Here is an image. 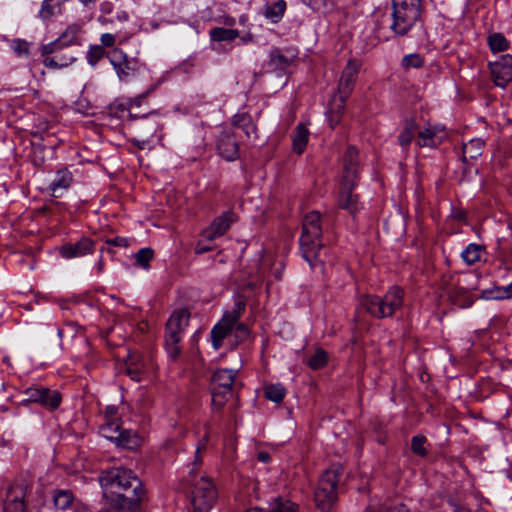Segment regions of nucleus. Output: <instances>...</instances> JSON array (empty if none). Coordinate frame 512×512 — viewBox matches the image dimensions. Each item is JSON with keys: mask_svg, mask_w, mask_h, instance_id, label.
<instances>
[{"mask_svg": "<svg viewBox=\"0 0 512 512\" xmlns=\"http://www.w3.org/2000/svg\"><path fill=\"white\" fill-rule=\"evenodd\" d=\"M54 504L59 509L67 508L73 501V495L71 491L59 490L54 494Z\"/></svg>", "mask_w": 512, "mask_h": 512, "instance_id": "obj_32", "label": "nucleus"}, {"mask_svg": "<svg viewBox=\"0 0 512 512\" xmlns=\"http://www.w3.org/2000/svg\"><path fill=\"white\" fill-rule=\"evenodd\" d=\"M327 362V354L324 350L318 349L314 355L308 360V365L310 368L317 370L326 365Z\"/></svg>", "mask_w": 512, "mask_h": 512, "instance_id": "obj_38", "label": "nucleus"}, {"mask_svg": "<svg viewBox=\"0 0 512 512\" xmlns=\"http://www.w3.org/2000/svg\"><path fill=\"white\" fill-rule=\"evenodd\" d=\"M379 512H408V509L403 504H399L393 508H385L380 510Z\"/></svg>", "mask_w": 512, "mask_h": 512, "instance_id": "obj_57", "label": "nucleus"}, {"mask_svg": "<svg viewBox=\"0 0 512 512\" xmlns=\"http://www.w3.org/2000/svg\"><path fill=\"white\" fill-rule=\"evenodd\" d=\"M489 46L492 51H504L508 48V42L505 37L499 33H494L488 38Z\"/></svg>", "mask_w": 512, "mask_h": 512, "instance_id": "obj_37", "label": "nucleus"}, {"mask_svg": "<svg viewBox=\"0 0 512 512\" xmlns=\"http://www.w3.org/2000/svg\"><path fill=\"white\" fill-rule=\"evenodd\" d=\"M236 373V371L229 369H219L213 374L212 405L217 409H220L225 404L227 395L231 394Z\"/></svg>", "mask_w": 512, "mask_h": 512, "instance_id": "obj_8", "label": "nucleus"}, {"mask_svg": "<svg viewBox=\"0 0 512 512\" xmlns=\"http://www.w3.org/2000/svg\"><path fill=\"white\" fill-rule=\"evenodd\" d=\"M341 472V466L333 465L320 477L315 491V502L322 512H328L337 500L336 487Z\"/></svg>", "mask_w": 512, "mask_h": 512, "instance_id": "obj_6", "label": "nucleus"}, {"mask_svg": "<svg viewBox=\"0 0 512 512\" xmlns=\"http://www.w3.org/2000/svg\"><path fill=\"white\" fill-rule=\"evenodd\" d=\"M101 43L105 47H112L115 43V36L110 33L102 34Z\"/></svg>", "mask_w": 512, "mask_h": 512, "instance_id": "obj_54", "label": "nucleus"}, {"mask_svg": "<svg viewBox=\"0 0 512 512\" xmlns=\"http://www.w3.org/2000/svg\"><path fill=\"white\" fill-rule=\"evenodd\" d=\"M474 287L469 286L465 280L458 281L452 287L447 288L449 299L459 307H468L473 303L472 290Z\"/></svg>", "mask_w": 512, "mask_h": 512, "instance_id": "obj_13", "label": "nucleus"}, {"mask_svg": "<svg viewBox=\"0 0 512 512\" xmlns=\"http://www.w3.org/2000/svg\"><path fill=\"white\" fill-rule=\"evenodd\" d=\"M495 84L504 88L512 81V56L505 54L499 60L489 64Z\"/></svg>", "mask_w": 512, "mask_h": 512, "instance_id": "obj_11", "label": "nucleus"}, {"mask_svg": "<svg viewBox=\"0 0 512 512\" xmlns=\"http://www.w3.org/2000/svg\"><path fill=\"white\" fill-rule=\"evenodd\" d=\"M426 442V438L424 436H414L411 441V450L413 453L423 457L426 455V449L424 444Z\"/></svg>", "mask_w": 512, "mask_h": 512, "instance_id": "obj_44", "label": "nucleus"}, {"mask_svg": "<svg viewBox=\"0 0 512 512\" xmlns=\"http://www.w3.org/2000/svg\"><path fill=\"white\" fill-rule=\"evenodd\" d=\"M420 0H393L391 30L396 36H406L420 20Z\"/></svg>", "mask_w": 512, "mask_h": 512, "instance_id": "obj_2", "label": "nucleus"}, {"mask_svg": "<svg viewBox=\"0 0 512 512\" xmlns=\"http://www.w3.org/2000/svg\"><path fill=\"white\" fill-rule=\"evenodd\" d=\"M61 49H62V43L59 40H57L53 43L44 45L41 48V54L44 57H47L50 54L56 55L58 52H60Z\"/></svg>", "mask_w": 512, "mask_h": 512, "instance_id": "obj_49", "label": "nucleus"}, {"mask_svg": "<svg viewBox=\"0 0 512 512\" xmlns=\"http://www.w3.org/2000/svg\"><path fill=\"white\" fill-rule=\"evenodd\" d=\"M245 306H246V304H245L244 300H242V299L237 300V302L235 304V308L232 311L227 312L224 315L221 322L223 324H226L228 327L232 328L233 325H235L237 323L238 319L244 312Z\"/></svg>", "mask_w": 512, "mask_h": 512, "instance_id": "obj_25", "label": "nucleus"}, {"mask_svg": "<svg viewBox=\"0 0 512 512\" xmlns=\"http://www.w3.org/2000/svg\"><path fill=\"white\" fill-rule=\"evenodd\" d=\"M267 399L279 403L285 396V388L280 384L269 385L265 388Z\"/></svg>", "mask_w": 512, "mask_h": 512, "instance_id": "obj_33", "label": "nucleus"}, {"mask_svg": "<svg viewBox=\"0 0 512 512\" xmlns=\"http://www.w3.org/2000/svg\"><path fill=\"white\" fill-rule=\"evenodd\" d=\"M232 328L228 327L222 322L218 323L211 331V338L213 347L217 350L222 344V340L231 331Z\"/></svg>", "mask_w": 512, "mask_h": 512, "instance_id": "obj_29", "label": "nucleus"}, {"mask_svg": "<svg viewBox=\"0 0 512 512\" xmlns=\"http://www.w3.org/2000/svg\"><path fill=\"white\" fill-rule=\"evenodd\" d=\"M120 429V425L116 422H108L106 425L101 427V433L102 435L111 440H120L123 443V438L121 439V435L118 434V431Z\"/></svg>", "mask_w": 512, "mask_h": 512, "instance_id": "obj_34", "label": "nucleus"}, {"mask_svg": "<svg viewBox=\"0 0 512 512\" xmlns=\"http://www.w3.org/2000/svg\"><path fill=\"white\" fill-rule=\"evenodd\" d=\"M142 358L137 353L130 354L129 358L126 362L127 365V373L131 376L132 379L138 380L139 374L142 371L143 364H141Z\"/></svg>", "mask_w": 512, "mask_h": 512, "instance_id": "obj_27", "label": "nucleus"}, {"mask_svg": "<svg viewBox=\"0 0 512 512\" xmlns=\"http://www.w3.org/2000/svg\"><path fill=\"white\" fill-rule=\"evenodd\" d=\"M453 512H470L466 507L456 505Z\"/></svg>", "mask_w": 512, "mask_h": 512, "instance_id": "obj_62", "label": "nucleus"}, {"mask_svg": "<svg viewBox=\"0 0 512 512\" xmlns=\"http://www.w3.org/2000/svg\"><path fill=\"white\" fill-rule=\"evenodd\" d=\"M104 55V49L100 45H96L90 48L87 53L88 62L91 65H95Z\"/></svg>", "mask_w": 512, "mask_h": 512, "instance_id": "obj_47", "label": "nucleus"}, {"mask_svg": "<svg viewBox=\"0 0 512 512\" xmlns=\"http://www.w3.org/2000/svg\"><path fill=\"white\" fill-rule=\"evenodd\" d=\"M236 336L243 340L248 336V328L245 324H238L236 327Z\"/></svg>", "mask_w": 512, "mask_h": 512, "instance_id": "obj_55", "label": "nucleus"}, {"mask_svg": "<svg viewBox=\"0 0 512 512\" xmlns=\"http://www.w3.org/2000/svg\"><path fill=\"white\" fill-rule=\"evenodd\" d=\"M54 14V7L48 2L44 1L40 10V16L43 19H49Z\"/></svg>", "mask_w": 512, "mask_h": 512, "instance_id": "obj_51", "label": "nucleus"}, {"mask_svg": "<svg viewBox=\"0 0 512 512\" xmlns=\"http://www.w3.org/2000/svg\"><path fill=\"white\" fill-rule=\"evenodd\" d=\"M340 119H341V116L335 114V110L334 109L330 110V112H329V124H330V127L332 129L335 128V126L340 122Z\"/></svg>", "mask_w": 512, "mask_h": 512, "instance_id": "obj_56", "label": "nucleus"}, {"mask_svg": "<svg viewBox=\"0 0 512 512\" xmlns=\"http://www.w3.org/2000/svg\"><path fill=\"white\" fill-rule=\"evenodd\" d=\"M309 130L304 124H298L292 135L293 151L302 154L309 140Z\"/></svg>", "mask_w": 512, "mask_h": 512, "instance_id": "obj_20", "label": "nucleus"}, {"mask_svg": "<svg viewBox=\"0 0 512 512\" xmlns=\"http://www.w3.org/2000/svg\"><path fill=\"white\" fill-rule=\"evenodd\" d=\"M359 67L360 65L356 61L350 60L344 68L337 89V93L342 98H348L351 94Z\"/></svg>", "mask_w": 512, "mask_h": 512, "instance_id": "obj_15", "label": "nucleus"}, {"mask_svg": "<svg viewBox=\"0 0 512 512\" xmlns=\"http://www.w3.org/2000/svg\"><path fill=\"white\" fill-rule=\"evenodd\" d=\"M190 313L187 309L175 311L166 323L165 347L170 358L178 359L181 354L182 333L188 326Z\"/></svg>", "mask_w": 512, "mask_h": 512, "instance_id": "obj_5", "label": "nucleus"}, {"mask_svg": "<svg viewBox=\"0 0 512 512\" xmlns=\"http://www.w3.org/2000/svg\"><path fill=\"white\" fill-rule=\"evenodd\" d=\"M209 436L208 434H205L204 437L199 441L197 448H196V457L193 462L194 466L200 465V454L206 449V443L208 442Z\"/></svg>", "mask_w": 512, "mask_h": 512, "instance_id": "obj_50", "label": "nucleus"}, {"mask_svg": "<svg viewBox=\"0 0 512 512\" xmlns=\"http://www.w3.org/2000/svg\"><path fill=\"white\" fill-rule=\"evenodd\" d=\"M419 138L418 141L419 146H436L437 142L435 140L436 133L432 131L431 129H425L423 131L419 132Z\"/></svg>", "mask_w": 512, "mask_h": 512, "instance_id": "obj_43", "label": "nucleus"}, {"mask_svg": "<svg viewBox=\"0 0 512 512\" xmlns=\"http://www.w3.org/2000/svg\"><path fill=\"white\" fill-rule=\"evenodd\" d=\"M290 62L291 60L279 50L271 52L269 66L273 71H284L290 65Z\"/></svg>", "mask_w": 512, "mask_h": 512, "instance_id": "obj_26", "label": "nucleus"}, {"mask_svg": "<svg viewBox=\"0 0 512 512\" xmlns=\"http://www.w3.org/2000/svg\"><path fill=\"white\" fill-rule=\"evenodd\" d=\"M359 162L358 150L349 146L343 157V178L345 183L349 181H355L357 178V165Z\"/></svg>", "mask_w": 512, "mask_h": 512, "instance_id": "obj_17", "label": "nucleus"}, {"mask_svg": "<svg viewBox=\"0 0 512 512\" xmlns=\"http://www.w3.org/2000/svg\"><path fill=\"white\" fill-rule=\"evenodd\" d=\"M99 480L112 512H135L138 509L144 490L141 480L131 470L112 468L103 471Z\"/></svg>", "mask_w": 512, "mask_h": 512, "instance_id": "obj_1", "label": "nucleus"}, {"mask_svg": "<svg viewBox=\"0 0 512 512\" xmlns=\"http://www.w3.org/2000/svg\"><path fill=\"white\" fill-rule=\"evenodd\" d=\"M108 57L120 80H125L139 69L138 60L129 58L118 48L113 49Z\"/></svg>", "mask_w": 512, "mask_h": 512, "instance_id": "obj_10", "label": "nucleus"}, {"mask_svg": "<svg viewBox=\"0 0 512 512\" xmlns=\"http://www.w3.org/2000/svg\"><path fill=\"white\" fill-rule=\"evenodd\" d=\"M481 246L477 244H470L463 252H462V258L463 260L471 265L476 263L481 256Z\"/></svg>", "mask_w": 512, "mask_h": 512, "instance_id": "obj_31", "label": "nucleus"}, {"mask_svg": "<svg viewBox=\"0 0 512 512\" xmlns=\"http://www.w3.org/2000/svg\"><path fill=\"white\" fill-rule=\"evenodd\" d=\"M210 36L214 41H232L239 36V32L234 29L217 27L210 31Z\"/></svg>", "mask_w": 512, "mask_h": 512, "instance_id": "obj_28", "label": "nucleus"}, {"mask_svg": "<svg viewBox=\"0 0 512 512\" xmlns=\"http://www.w3.org/2000/svg\"><path fill=\"white\" fill-rule=\"evenodd\" d=\"M296 505L288 500L276 498L269 504L267 512H295Z\"/></svg>", "mask_w": 512, "mask_h": 512, "instance_id": "obj_30", "label": "nucleus"}, {"mask_svg": "<svg viewBox=\"0 0 512 512\" xmlns=\"http://www.w3.org/2000/svg\"><path fill=\"white\" fill-rule=\"evenodd\" d=\"M93 242L88 238H83L75 244L64 245L60 253L65 258L81 257L93 251Z\"/></svg>", "mask_w": 512, "mask_h": 512, "instance_id": "obj_19", "label": "nucleus"}, {"mask_svg": "<svg viewBox=\"0 0 512 512\" xmlns=\"http://www.w3.org/2000/svg\"><path fill=\"white\" fill-rule=\"evenodd\" d=\"M416 131V125L414 122H407L404 130L401 132V134L398 137L399 144L402 147L408 146L415 134Z\"/></svg>", "mask_w": 512, "mask_h": 512, "instance_id": "obj_36", "label": "nucleus"}, {"mask_svg": "<svg viewBox=\"0 0 512 512\" xmlns=\"http://www.w3.org/2000/svg\"><path fill=\"white\" fill-rule=\"evenodd\" d=\"M75 60V57L73 55H70L68 58H67V61H63V62H58L57 60V56H52V57H45L44 60H43V64L48 67V68H51V69H56V68H63V67H67L68 65H70L73 61Z\"/></svg>", "mask_w": 512, "mask_h": 512, "instance_id": "obj_41", "label": "nucleus"}, {"mask_svg": "<svg viewBox=\"0 0 512 512\" xmlns=\"http://www.w3.org/2000/svg\"><path fill=\"white\" fill-rule=\"evenodd\" d=\"M355 186V181L345 183L342 180V189L339 195V207L354 214L358 210V196L352 193Z\"/></svg>", "mask_w": 512, "mask_h": 512, "instance_id": "obj_18", "label": "nucleus"}, {"mask_svg": "<svg viewBox=\"0 0 512 512\" xmlns=\"http://www.w3.org/2000/svg\"><path fill=\"white\" fill-rule=\"evenodd\" d=\"M40 386L30 387L24 391L25 398L24 403H38L39 397L41 396Z\"/></svg>", "mask_w": 512, "mask_h": 512, "instance_id": "obj_46", "label": "nucleus"}, {"mask_svg": "<svg viewBox=\"0 0 512 512\" xmlns=\"http://www.w3.org/2000/svg\"><path fill=\"white\" fill-rule=\"evenodd\" d=\"M160 125L157 121L144 119L137 125V133L139 138L133 139V143L140 149H144L145 145L156 134Z\"/></svg>", "mask_w": 512, "mask_h": 512, "instance_id": "obj_16", "label": "nucleus"}, {"mask_svg": "<svg viewBox=\"0 0 512 512\" xmlns=\"http://www.w3.org/2000/svg\"><path fill=\"white\" fill-rule=\"evenodd\" d=\"M257 458L259 461L263 463H268L270 461V455L267 452L261 451L257 454Z\"/></svg>", "mask_w": 512, "mask_h": 512, "instance_id": "obj_59", "label": "nucleus"}, {"mask_svg": "<svg viewBox=\"0 0 512 512\" xmlns=\"http://www.w3.org/2000/svg\"><path fill=\"white\" fill-rule=\"evenodd\" d=\"M61 400V394L57 390L42 387L38 404L46 409L55 410L59 407Z\"/></svg>", "mask_w": 512, "mask_h": 512, "instance_id": "obj_21", "label": "nucleus"}, {"mask_svg": "<svg viewBox=\"0 0 512 512\" xmlns=\"http://www.w3.org/2000/svg\"><path fill=\"white\" fill-rule=\"evenodd\" d=\"M424 64L423 57L420 54H409L403 57L402 66L405 69L420 68Z\"/></svg>", "mask_w": 512, "mask_h": 512, "instance_id": "obj_40", "label": "nucleus"}, {"mask_svg": "<svg viewBox=\"0 0 512 512\" xmlns=\"http://www.w3.org/2000/svg\"><path fill=\"white\" fill-rule=\"evenodd\" d=\"M232 127L234 129L242 130L248 138L256 137V127L253 124L251 117L246 113L235 115L232 120Z\"/></svg>", "mask_w": 512, "mask_h": 512, "instance_id": "obj_22", "label": "nucleus"}, {"mask_svg": "<svg viewBox=\"0 0 512 512\" xmlns=\"http://www.w3.org/2000/svg\"><path fill=\"white\" fill-rule=\"evenodd\" d=\"M402 303L403 290L399 287H393L383 297L364 295L360 299V306L378 319L392 316Z\"/></svg>", "mask_w": 512, "mask_h": 512, "instance_id": "obj_3", "label": "nucleus"}, {"mask_svg": "<svg viewBox=\"0 0 512 512\" xmlns=\"http://www.w3.org/2000/svg\"><path fill=\"white\" fill-rule=\"evenodd\" d=\"M153 257L154 251L151 248H142L135 254L136 263L143 268L149 267Z\"/></svg>", "mask_w": 512, "mask_h": 512, "instance_id": "obj_39", "label": "nucleus"}, {"mask_svg": "<svg viewBox=\"0 0 512 512\" xmlns=\"http://www.w3.org/2000/svg\"><path fill=\"white\" fill-rule=\"evenodd\" d=\"M80 28L77 25L70 26L58 39L62 45H70L75 42Z\"/></svg>", "mask_w": 512, "mask_h": 512, "instance_id": "obj_42", "label": "nucleus"}, {"mask_svg": "<svg viewBox=\"0 0 512 512\" xmlns=\"http://www.w3.org/2000/svg\"><path fill=\"white\" fill-rule=\"evenodd\" d=\"M346 99L347 98H342V96L339 95L338 93L335 94L333 96V99H332V102H331L330 110L334 109L335 110V114L341 116L343 111H344Z\"/></svg>", "mask_w": 512, "mask_h": 512, "instance_id": "obj_48", "label": "nucleus"}, {"mask_svg": "<svg viewBox=\"0 0 512 512\" xmlns=\"http://www.w3.org/2000/svg\"><path fill=\"white\" fill-rule=\"evenodd\" d=\"M106 413H107V415L112 417V416H114L116 414V410H115L114 407H108L107 410H106Z\"/></svg>", "mask_w": 512, "mask_h": 512, "instance_id": "obj_63", "label": "nucleus"}, {"mask_svg": "<svg viewBox=\"0 0 512 512\" xmlns=\"http://www.w3.org/2000/svg\"><path fill=\"white\" fill-rule=\"evenodd\" d=\"M506 290H507L506 297L511 296L512 295V283L509 286H507Z\"/></svg>", "mask_w": 512, "mask_h": 512, "instance_id": "obj_64", "label": "nucleus"}, {"mask_svg": "<svg viewBox=\"0 0 512 512\" xmlns=\"http://www.w3.org/2000/svg\"><path fill=\"white\" fill-rule=\"evenodd\" d=\"M212 248L210 246L203 245L201 242H199L195 247V252L197 254H203L208 251H210Z\"/></svg>", "mask_w": 512, "mask_h": 512, "instance_id": "obj_58", "label": "nucleus"}, {"mask_svg": "<svg viewBox=\"0 0 512 512\" xmlns=\"http://www.w3.org/2000/svg\"><path fill=\"white\" fill-rule=\"evenodd\" d=\"M234 221L235 216L231 212H226L223 215L217 217L208 228L203 230L201 235L203 240L213 241L216 238L224 235Z\"/></svg>", "mask_w": 512, "mask_h": 512, "instance_id": "obj_12", "label": "nucleus"}, {"mask_svg": "<svg viewBox=\"0 0 512 512\" xmlns=\"http://www.w3.org/2000/svg\"><path fill=\"white\" fill-rule=\"evenodd\" d=\"M108 245L117 247H127L129 245L128 239L124 237H115L106 241Z\"/></svg>", "mask_w": 512, "mask_h": 512, "instance_id": "obj_53", "label": "nucleus"}, {"mask_svg": "<svg viewBox=\"0 0 512 512\" xmlns=\"http://www.w3.org/2000/svg\"><path fill=\"white\" fill-rule=\"evenodd\" d=\"M286 10V2L284 0H278L272 6H268L265 11V16L277 21L280 19Z\"/></svg>", "mask_w": 512, "mask_h": 512, "instance_id": "obj_35", "label": "nucleus"}, {"mask_svg": "<svg viewBox=\"0 0 512 512\" xmlns=\"http://www.w3.org/2000/svg\"><path fill=\"white\" fill-rule=\"evenodd\" d=\"M72 183V174L68 170H60L57 172L55 179L51 183V191L54 197H58L59 190L67 189Z\"/></svg>", "mask_w": 512, "mask_h": 512, "instance_id": "obj_23", "label": "nucleus"}, {"mask_svg": "<svg viewBox=\"0 0 512 512\" xmlns=\"http://www.w3.org/2000/svg\"><path fill=\"white\" fill-rule=\"evenodd\" d=\"M320 214L317 211L308 213L303 220L300 246L304 258L311 264L322 244L319 238L322 233Z\"/></svg>", "mask_w": 512, "mask_h": 512, "instance_id": "obj_4", "label": "nucleus"}, {"mask_svg": "<svg viewBox=\"0 0 512 512\" xmlns=\"http://www.w3.org/2000/svg\"><path fill=\"white\" fill-rule=\"evenodd\" d=\"M118 434L123 436L122 438L124 441L122 443L120 440H115L117 445L122 446V447L131 448L132 445L136 444V440H134L136 438V435L134 433H132L131 431L121 430V428H120L118 431Z\"/></svg>", "mask_w": 512, "mask_h": 512, "instance_id": "obj_45", "label": "nucleus"}, {"mask_svg": "<svg viewBox=\"0 0 512 512\" xmlns=\"http://www.w3.org/2000/svg\"><path fill=\"white\" fill-rule=\"evenodd\" d=\"M151 90H148L146 93L142 94V95H139L137 96L136 98H134L133 100V104H135L136 106H140L141 102L143 99H145L147 97V95L150 93Z\"/></svg>", "mask_w": 512, "mask_h": 512, "instance_id": "obj_60", "label": "nucleus"}, {"mask_svg": "<svg viewBox=\"0 0 512 512\" xmlns=\"http://www.w3.org/2000/svg\"><path fill=\"white\" fill-rule=\"evenodd\" d=\"M484 142L481 139H472L463 144V159H476L481 155Z\"/></svg>", "mask_w": 512, "mask_h": 512, "instance_id": "obj_24", "label": "nucleus"}, {"mask_svg": "<svg viewBox=\"0 0 512 512\" xmlns=\"http://www.w3.org/2000/svg\"><path fill=\"white\" fill-rule=\"evenodd\" d=\"M28 486L24 478L16 479L8 486L3 502L4 512H25L24 498Z\"/></svg>", "mask_w": 512, "mask_h": 512, "instance_id": "obj_9", "label": "nucleus"}, {"mask_svg": "<svg viewBox=\"0 0 512 512\" xmlns=\"http://www.w3.org/2000/svg\"><path fill=\"white\" fill-rule=\"evenodd\" d=\"M218 493L213 481L207 477H201L194 484L192 491L193 512H209L216 502Z\"/></svg>", "mask_w": 512, "mask_h": 512, "instance_id": "obj_7", "label": "nucleus"}, {"mask_svg": "<svg viewBox=\"0 0 512 512\" xmlns=\"http://www.w3.org/2000/svg\"><path fill=\"white\" fill-rule=\"evenodd\" d=\"M71 54L69 55H61L59 52L55 55L57 56V60L58 62H63V61H67V58L70 56Z\"/></svg>", "mask_w": 512, "mask_h": 512, "instance_id": "obj_61", "label": "nucleus"}, {"mask_svg": "<svg viewBox=\"0 0 512 512\" xmlns=\"http://www.w3.org/2000/svg\"><path fill=\"white\" fill-rule=\"evenodd\" d=\"M220 155L228 161L235 160L239 156V144L236 140V132L224 130L218 140Z\"/></svg>", "mask_w": 512, "mask_h": 512, "instance_id": "obj_14", "label": "nucleus"}, {"mask_svg": "<svg viewBox=\"0 0 512 512\" xmlns=\"http://www.w3.org/2000/svg\"><path fill=\"white\" fill-rule=\"evenodd\" d=\"M14 51L18 56L23 57L28 55V43L24 41H16L14 43Z\"/></svg>", "mask_w": 512, "mask_h": 512, "instance_id": "obj_52", "label": "nucleus"}]
</instances>
